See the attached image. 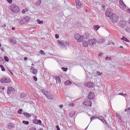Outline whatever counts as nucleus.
I'll use <instances>...</instances> for the list:
<instances>
[{
  "mask_svg": "<svg viewBox=\"0 0 130 130\" xmlns=\"http://www.w3.org/2000/svg\"><path fill=\"white\" fill-rule=\"evenodd\" d=\"M10 10L13 12V13H15V14H17V13L20 12V8L16 5H12L10 7Z\"/></svg>",
  "mask_w": 130,
  "mask_h": 130,
  "instance_id": "f257e3e1",
  "label": "nucleus"
},
{
  "mask_svg": "<svg viewBox=\"0 0 130 130\" xmlns=\"http://www.w3.org/2000/svg\"><path fill=\"white\" fill-rule=\"evenodd\" d=\"M109 19L113 23H117V21H118V15L113 13L110 16Z\"/></svg>",
  "mask_w": 130,
  "mask_h": 130,
  "instance_id": "f03ea898",
  "label": "nucleus"
},
{
  "mask_svg": "<svg viewBox=\"0 0 130 130\" xmlns=\"http://www.w3.org/2000/svg\"><path fill=\"white\" fill-rule=\"evenodd\" d=\"M31 20L29 17L26 16L25 17H23L19 21V24L20 25H24V24H26V23H28Z\"/></svg>",
  "mask_w": 130,
  "mask_h": 130,
  "instance_id": "7ed1b4c3",
  "label": "nucleus"
},
{
  "mask_svg": "<svg viewBox=\"0 0 130 130\" xmlns=\"http://www.w3.org/2000/svg\"><path fill=\"white\" fill-rule=\"evenodd\" d=\"M74 39L77 40L78 42H82L83 41V36L80 35L79 34H76L74 36Z\"/></svg>",
  "mask_w": 130,
  "mask_h": 130,
  "instance_id": "20e7f679",
  "label": "nucleus"
},
{
  "mask_svg": "<svg viewBox=\"0 0 130 130\" xmlns=\"http://www.w3.org/2000/svg\"><path fill=\"white\" fill-rule=\"evenodd\" d=\"M118 26L120 28H125V26H126V22L122 20L118 23Z\"/></svg>",
  "mask_w": 130,
  "mask_h": 130,
  "instance_id": "39448f33",
  "label": "nucleus"
},
{
  "mask_svg": "<svg viewBox=\"0 0 130 130\" xmlns=\"http://www.w3.org/2000/svg\"><path fill=\"white\" fill-rule=\"evenodd\" d=\"M15 89L13 87H9L7 89V93L8 95H10L11 94H13L14 92H15Z\"/></svg>",
  "mask_w": 130,
  "mask_h": 130,
  "instance_id": "423d86ee",
  "label": "nucleus"
},
{
  "mask_svg": "<svg viewBox=\"0 0 130 130\" xmlns=\"http://www.w3.org/2000/svg\"><path fill=\"white\" fill-rule=\"evenodd\" d=\"M112 14L114 13H112V11H111V9H107L105 12L106 17H108V18H110V16L112 15Z\"/></svg>",
  "mask_w": 130,
  "mask_h": 130,
  "instance_id": "0eeeda50",
  "label": "nucleus"
},
{
  "mask_svg": "<svg viewBox=\"0 0 130 130\" xmlns=\"http://www.w3.org/2000/svg\"><path fill=\"white\" fill-rule=\"evenodd\" d=\"M94 98L95 93H94V92H93L92 91H90L88 94V99H89L90 100H92V99H94Z\"/></svg>",
  "mask_w": 130,
  "mask_h": 130,
  "instance_id": "6e6552de",
  "label": "nucleus"
},
{
  "mask_svg": "<svg viewBox=\"0 0 130 130\" xmlns=\"http://www.w3.org/2000/svg\"><path fill=\"white\" fill-rule=\"evenodd\" d=\"M96 118H98V119H99L100 120H101V121H102V122H103V123H104L105 124H106L107 125V124H108V123H107V121H106V120L104 119V117L101 116Z\"/></svg>",
  "mask_w": 130,
  "mask_h": 130,
  "instance_id": "1a4fd4ad",
  "label": "nucleus"
},
{
  "mask_svg": "<svg viewBox=\"0 0 130 130\" xmlns=\"http://www.w3.org/2000/svg\"><path fill=\"white\" fill-rule=\"evenodd\" d=\"M1 83H10L11 79L8 77L4 78L1 80Z\"/></svg>",
  "mask_w": 130,
  "mask_h": 130,
  "instance_id": "9d476101",
  "label": "nucleus"
},
{
  "mask_svg": "<svg viewBox=\"0 0 130 130\" xmlns=\"http://www.w3.org/2000/svg\"><path fill=\"white\" fill-rule=\"evenodd\" d=\"M97 43V40H96V39H93L88 40V43L90 45H94V44H95V43Z\"/></svg>",
  "mask_w": 130,
  "mask_h": 130,
  "instance_id": "9b49d317",
  "label": "nucleus"
},
{
  "mask_svg": "<svg viewBox=\"0 0 130 130\" xmlns=\"http://www.w3.org/2000/svg\"><path fill=\"white\" fill-rule=\"evenodd\" d=\"M83 105L84 106H87V107H89V106H92V101H86L83 103Z\"/></svg>",
  "mask_w": 130,
  "mask_h": 130,
  "instance_id": "f8f14e48",
  "label": "nucleus"
},
{
  "mask_svg": "<svg viewBox=\"0 0 130 130\" xmlns=\"http://www.w3.org/2000/svg\"><path fill=\"white\" fill-rule=\"evenodd\" d=\"M76 4V7L77 9H80L81 7L82 6V2L80 1V0H75Z\"/></svg>",
  "mask_w": 130,
  "mask_h": 130,
  "instance_id": "ddd939ff",
  "label": "nucleus"
},
{
  "mask_svg": "<svg viewBox=\"0 0 130 130\" xmlns=\"http://www.w3.org/2000/svg\"><path fill=\"white\" fill-rule=\"evenodd\" d=\"M86 87H88V88H90V89H92V88L94 87V83L92 82H88L86 84Z\"/></svg>",
  "mask_w": 130,
  "mask_h": 130,
  "instance_id": "4468645a",
  "label": "nucleus"
},
{
  "mask_svg": "<svg viewBox=\"0 0 130 130\" xmlns=\"http://www.w3.org/2000/svg\"><path fill=\"white\" fill-rule=\"evenodd\" d=\"M32 122L35 124H40V125H41V123H42L41 120H37V119H35L32 120Z\"/></svg>",
  "mask_w": 130,
  "mask_h": 130,
  "instance_id": "2eb2a0df",
  "label": "nucleus"
},
{
  "mask_svg": "<svg viewBox=\"0 0 130 130\" xmlns=\"http://www.w3.org/2000/svg\"><path fill=\"white\" fill-rule=\"evenodd\" d=\"M119 5L120 6H121V8H123V9H126V5L123 3V1L122 0L119 1Z\"/></svg>",
  "mask_w": 130,
  "mask_h": 130,
  "instance_id": "dca6fc26",
  "label": "nucleus"
},
{
  "mask_svg": "<svg viewBox=\"0 0 130 130\" xmlns=\"http://www.w3.org/2000/svg\"><path fill=\"white\" fill-rule=\"evenodd\" d=\"M30 71L32 74L34 75H36L37 74L38 72L37 70L35 69V68L34 67H31L30 69Z\"/></svg>",
  "mask_w": 130,
  "mask_h": 130,
  "instance_id": "f3484780",
  "label": "nucleus"
},
{
  "mask_svg": "<svg viewBox=\"0 0 130 130\" xmlns=\"http://www.w3.org/2000/svg\"><path fill=\"white\" fill-rule=\"evenodd\" d=\"M57 42H58V44H60L62 46H69V44H68L66 42L61 43V42H60V41H58Z\"/></svg>",
  "mask_w": 130,
  "mask_h": 130,
  "instance_id": "a211bd4d",
  "label": "nucleus"
},
{
  "mask_svg": "<svg viewBox=\"0 0 130 130\" xmlns=\"http://www.w3.org/2000/svg\"><path fill=\"white\" fill-rule=\"evenodd\" d=\"M64 85L66 86H70V85H72V82H71L70 80H67L64 82Z\"/></svg>",
  "mask_w": 130,
  "mask_h": 130,
  "instance_id": "6ab92c4d",
  "label": "nucleus"
},
{
  "mask_svg": "<svg viewBox=\"0 0 130 130\" xmlns=\"http://www.w3.org/2000/svg\"><path fill=\"white\" fill-rule=\"evenodd\" d=\"M8 127L9 129H12L13 127H14V124L11 123H9L8 124Z\"/></svg>",
  "mask_w": 130,
  "mask_h": 130,
  "instance_id": "aec40b11",
  "label": "nucleus"
},
{
  "mask_svg": "<svg viewBox=\"0 0 130 130\" xmlns=\"http://www.w3.org/2000/svg\"><path fill=\"white\" fill-rule=\"evenodd\" d=\"M46 97L48 99H49L50 100H52V99H53V95L51 93H50L49 95H47Z\"/></svg>",
  "mask_w": 130,
  "mask_h": 130,
  "instance_id": "412c9836",
  "label": "nucleus"
},
{
  "mask_svg": "<svg viewBox=\"0 0 130 130\" xmlns=\"http://www.w3.org/2000/svg\"><path fill=\"white\" fill-rule=\"evenodd\" d=\"M98 43H99V44H100L101 43H103V42H105V39H100L98 41Z\"/></svg>",
  "mask_w": 130,
  "mask_h": 130,
  "instance_id": "4be33fe9",
  "label": "nucleus"
},
{
  "mask_svg": "<svg viewBox=\"0 0 130 130\" xmlns=\"http://www.w3.org/2000/svg\"><path fill=\"white\" fill-rule=\"evenodd\" d=\"M121 40H123V41H125V42H129V41L127 38H125V37L123 36L122 38H121Z\"/></svg>",
  "mask_w": 130,
  "mask_h": 130,
  "instance_id": "5701e85b",
  "label": "nucleus"
},
{
  "mask_svg": "<svg viewBox=\"0 0 130 130\" xmlns=\"http://www.w3.org/2000/svg\"><path fill=\"white\" fill-rule=\"evenodd\" d=\"M82 44H83V46H84V47H88V46L89 45L88 44V42L85 41H84L82 42Z\"/></svg>",
  "mask_w": 130,
  "mask_h": 130,
  "instance_id": "b1692460",
  "label": "nucleus"
},
{
  "mask_svg": "<svg viewBox=\"0 0 130 130\" xmlns=\"http://www.w3.org/2000/svg\"><path fill=\"white\" fill-rule=\"evenodd\" d=\"M55 80H56V83H58V84H60L61 83L60 78L59 77H56L55 78Z\"/></svg>",
  "mask_w": 130,
  "mask_h": 130,
  "instance_id": "393cba45",
  "label": "nucleus"
},
{
  "mask_svg": "<svg viewBox=\"0 0 130 130\" xmlns=\"http://www.w3.org/2000/svg\"><path fill=\"white\" fill-rule=\"evenodd\" d=\"M10 43H13V44H16L17 43V41H16V40L14 38L10 39Z\"/></svg>",
  "mask_w": 130,
  "mask_h": 130,
  "instance_id": "a878e982",
  "label": "nucleus"
},
{
  "mask_svg": "<svg viewBox=\"0 0 130 130\" xmlns=\"http://www.w3.org/2000/svg\"><path fill=\"white\" fill-rule=\"evenodd\" d=\"M23 115H24V116H26V118H29V117H30L31 116L29 114V113L26 112V113H24Z\"/></svg>",
  "mask_w": 130,
  "mask_h": 130,
  "instance_id": "bb28decb",
  "label": "nucleus"
},
{
  "mask_svg": "<svg viewBox=\"0 0 130 130\" xmlns=\"http://www.w3.org/2000/svg\"><path fill=\"white\" fill-rule=\"evenodd\" d=\"M42 93H43L44 94V95H45L46 96H47V93H48V92L46 91L45 90V89H43L42 90Z\"/></svg>",
  "mask_w": 130,
  "mask_h": 130,
  "instance_id": "cd10ccee",
  "label": "nucleus"
},
{
  "mask_svg": "<svg viewBox=\"0 0 130 130\" xmlns=\"http://www.w3.org/2000/svg\"><path fill=\"white\" fill-rule=\"evenodd\" d=\"M93 28L95 30H96V31H98V30H99V28H100V26H99V25H94L93 26Z\"/></svg>",
  "mask_w": 130,
  "mask_h": 130,
  "instance_id": "c85d7f7f",
  "label": "nucleus"
},
{
  "mask_svg": "<svg viewBox=\"0 0 130 130\" xmlns=\"http://www.w3.org/2000/svg\"><path fill=\"white\" fill-rule=\"evenodd\" d=\"M22 123H23V124H25L26 125H28V124H29V121L23 120L22 121Z\"/></svg>",
  "mask_w": 130,
  "mask_h": 130,
  "instance_id": "c756f323",
  "label": "nucleus"
},
{
  "mask_svg": "<svg viewBox=\"0 0 130 130\" xmlns=\"http://www.w3.org/2000/svg\"><path fill=\"white\" fill-rule=\"evenodd\" d=\"M37 24H43V21H40V20L38 19L37 20Z\"/></svg>",
  "mask_w": 130,
  "mask_h": 130,
  "instance_id": "7c9ffc66",
  "label": "nucleus"
},
{
  "mask_svg": "<svg viewBox=\"0 0 130 130\" xmlns=\"http://www.w3.org/2000/svg\"><path fill=\"white\" fill-rule=\"evenodd\" d=\"M22 111H23V109H20L18 110L17 113H18L19 114H22Z\"/></svg>",
  "mask_w": 130,
  "mask_h": 130,
  "instance_id": "2f4dec72",
  "label": "nucleus"
},
{
  "mask_svg": "<svg viewBox=\"0 0 130 130\" xmlns=\"http://www.w3.org/2000/svg\"><path fill=\"white\" fill-rule=\"evenodd\" d=\"M39 53H40V54H41V55H42V54H43V55H45V53L44 52V51H43V50H41L40 51Z\"/></svg>",
  "mask_w": 130,
  "mask_h": 130,
  "instance_id": "473e14b6",
  "label": "nucleus"
},
{
  "mask_svg": "<svg viewBox=\"0 0 130 130\" xmlns=\"http://www.w3.org/2000/svg\"><path fill=\"white\" fill-rule=\"evenodd\" d=\"M0 68L2 69V72H5L6 71V69H5V67L3 65H0Z\"/></svg>",
  "mask_w": 130,
  "mask_h": 130,
  "instance_id": "72a5a7b5",
  "label": "nucleus"
},
{
  "mask_svg": "<svg viewBox=\"0 0 130 130\" xmlns=\"http://www.w3.org/2000/svg\"><path fill=\"white\" fill-rule=\"evenodd\" d=\"M4 59L7 62H8L9 57H8V56H4Z\"/></svg>",
  "mask_w": 130,
  "mask_h": 130,
  "instance_id": "f704fd0d",
  "label": "nucleus"
},
{
  "mask_svg": "<svg viewBox=\"0 0 130 130\" xmlns=\"http://www.w3.org/2000/svg\"><path fill=\"white\" fill-rule=\"evenodd\" d=\"M25 97H26V95H25V94H24V93L21 94L20 98H21V99H23V98H25Z\"/></svg>",
  "mask_w": 130,
  "mask_h": 130,
  "instance_id": "c9c22d12",
  "label": "nucleus"
},
{
  "mask_svg": "<svg viewBox=\"0 0 130 130\" xmlns=\"http://www.w3.org/2000/svg\"><path fill=\"white\" fill-rule=\"evenodd\" d=\"M61 70H62V71H63V72H67L68 71V68H64V67H62Z\"/></svg>",
  "mask_w": 130,
  "mask_h": 130,
  "instance_id": "e433bc0d",
  "label": "nucleus"
},
{
  "mask_svg": "<svg viewBox=\"0 0 130 130\" xmlns=\"http://www.w3.org/2000/svg\"><path fill=\"white\" fill-rule=\"evenodd\" d=\"M37 4L38 6H40V5L41 4V0L37 1Z\"/></svg>",
  "mask_w": 130,
  "mask_h": 130,
  "instance_id": "4c0bfd02",
  "label": "nucleus"
},
{
  "mask_svg": "<svg viewBox=\"0 0 130 130\" xmlns=\"http://www.w3.org/2000/svg\"><path fill=\"white\" fill-rule=\"evenodd\" d=\"M69 106H70V107H74V106H75V104L70 103L69 104Z\"/></svg>",
  "mask_w": 130,
  "mask_h": 130,
  "instance_id": "58836bf2",
  "label": "nucleus"
},
{
  "mask_svg": "<svg viewBox=\"0 0 130 130\" xmlns=\"http://www.w3.org/2000/svg\"><path fill=\"white\" fill-rule=\"evenodd\" d=\"M106 60H111L112 59L111 58V57H109L108 56H107L105 58Z\"/></svg>",
  "mask_w": 130,
  "mask_h": 130,
  "instance_id": "ea45409f",
  "label": "nucleus"
},
{
  "mask_svg": "<svg viewBox=\"0 0 130 130\" xmlns=\"http://www.w3.org/2000/svg\"><path fill=\"white\" fill-rule=\"evenodd\" d=\"M8 71L10 73L11 75H14V73L12 72V70L10 68H7Z\"/></svg>",
  "mask_w": 130,
  "mask_h": 130,
  "instance_id": "a19ab883",
  "label": "nucleus"
},
{
  "mask_svg": "<svg viewBox=\"0 0 130 130\" xmlns=\"http://www.w3.org/2000/svg\"><path fill=\"white\" fill-rule=\"evenodd\" d=\"M125 31L126 32H128V33H129V32H130V28L129 27H126L125 28Z\"/></svg>",
  "mask_w": 130,
  "mask_h": 130,
  "instance_id": "79ce46f5",
  "label": "nucleus"
},
{
  "mask_svg": "<svg viewBox=\"0 0 130 130\" xmlns=\"http://www.w3.org/2000/svg\"><path fill=\"white\" fill-rule=\"evenodd\" d=\"M32 79H33V80H34V81H35V82H37V77H36V76H33V77H32Z\"/></svg>",
  "mask_w": 130,
  "mask_h": 130,
  "instance_id": "37998d69",
  "label": "nucleus"
},
{
  "mask_svg": "<svg viewBox=\"0 0 130 130\" xmlns=\"http://www.w3.org/2000/svg\"><path fill=\"white\" fill-rule=\"evenodd\" d=\"M55 37L56 39H58V38H59V35H58V34H56L55 35Z\"/></svg>",
  "mask_w": 130,
  "mask_h": 130,
  "instance_id": "c03bdc74",
  "label": "nucleus"
},
{
  "mask_svg": "<svg viewBox=\"0 0 130 130\" xmlns=\"http://www.w3.org/2000/svg\"><path fill=\"white\" fill-rule=\"evenodd\" d=\"M27 11V9L22 10V14H25Z\"/></svg>",
  "mask_w": 130,
  "mask_h": 130,
  "instance_id": "a18cd8bd",
  "label": "nucleus"
},
{
  "mask_svg": "<svg viewBox=\"0 0 130 130\" xmlns=\"http://www.w3.org/2000/svg\"><path fill=\"white\" fill-rule=\"evenodd\" d=\"M94 119H96V117L92 116V117L90 118V121L94 120Z\"/></svg>",
  "mask_w": 130,
  "mask_h": 130,
  "instance_id": "49530a36",
  "label": "nucleus"
},
{
  "mask_svg": "<svg viewBox=\"0 0 130 130\" xmlns=\"http://www.w3.org/2000/svg\"><path fill=\"white\" fill-rule=\"evenodd\" d=\"M96 74L98 76H101V75H102V73H100L99 72H96Z\"/></svg>",
  "mask_w": 130,
  "mask_h": 130,
  "instance_id": "de8ad7c7",
  "label": "nucleus"
},
{
  "mask_svg": "<svg viewBox=\"0 0 130 130\" xmlns=\"http://www.w3.org/2000/svg\"><path fill=\"white\" fill-rule=\"evenodd\" d=\"M7 2L9 4H12L13 0H7Z\"/></svg>",
  "mask_w": 130,
  "mask_h": 130,
  "instance_id": "09e8293b",
  "label": "nucleus"
},
{
  "mask_svg": "<svg viewBox=\"0 0 130 130\" xmlns=\"http://www.w3.org/2000/svg\"><path fill=\"white\" fill-rule=\"evenodd\" d=\"M116 116L119 117V119H121V117H120V116H119V115L116 114Z\"/></svg>",
  "mask_w": 130,
  "mask_h": 130,
  "instance_id": "8fccbe9b",
  "label": "nucleus"
},
{
  "mask_svg": "<svg viewBox=\"0 0 130 130\" xmlns=\"http://www.w3.org/2000/svg\"><path fill=\"white\" fill-rule=\"evenodd\" d=\"M2 27L3 28H6V27H7V25L6 24H4L2 25Z\"/></svg>",
  "mask_w": 130,
  "mask_h": 130,
  "instance_id": "3c124183",
  "label": "nucleus"
},
{
  "mask_svg": "<svg viewBox=\"0 0 130 130\" xmlns=\"http://www.w3.org/2000/svg\"><path fill=\"white\" fill-rule=\"evenodd\" d=\"M30 130H36V128L35 127H31L30 128Z\"/></svg>",
  "mask_w": 130,
  "mask_h": 130,
  "instance_id": "603ef678",
  "label": "nucleus"
},
{
  "mask_svg": "<svg viewBox=\"0 0 130 130\" xmlns=\"http://www.w3.org/2000/svg\"><path fill=\"white\" fill-rule=\"evenodd\" d=\"M59 107L60 108H63V105H59Z\"/></svg>",
  "mask_w": 130,
  "mask_h": 130,
  "instance_id": "864d4df0",
  "label": "nucleus"
},
{
  "mask_svg": "<svg viewBox=\"0 0 130 130\" xmlns=\"http://www.w3.org/2000/svg\"><path fill=\"white\" fill-rule=\"evenodd\" d=\"M122 96L124 97H127V95L126 94H122Z\"/></svg>",
  "mask_w": 130,
  "mask_h": 130,
  "instance_id": "5fc2aeb1",
  "label": "nucleus"
},
{
  "mask_svg": "<svg viewBox=\"0 0 130 130\" xmlns=\"http://www.w3.org/2000/svg\"><path fill=\"white\" fill-rule=\"evenodd\" d=\"M103 55V53H102V52L100 53L99 54V55L100 56H101V55Z\"/></svg>",
  "mask_w": 130,
  "mask_h": 130,
  "instance_id": "6e6d98bb",
  "label": "nucleus"
},
{
  "mask_svg": "<svg viewBox=\"0 0 130 130\" xmlns=\"http://www.w3.org/2000/svg\"><path fill=\"white\" fill-rule=\"evenodd\" d=\"M24 60H27L28 59V57H25L24 58Z\"/></svg>",
  "mask_w": 130,
  "mask_h": 130,
  "instance_id": "4d7b16f0",
  "label": "nucleus"
},
{
  "mask_svg": "<svg viewBox=\"0 0 130 130\" xmlns=\"http://www.w3.org/2000/svg\"><path fill=\"white\" fill-rule=\"evenodd\" d=\"M0 49H1V50L3 52H4V51H5L4 50V49H3V48H1Z\"/></svg>",
  "mask_w": 130,
  "mask_h": 130,
  "instance_id": "13d9d810",
  "label": "nucleus"
},
{
  "mask_svg": "<svg viewBox=\"0 0 130 130\" xmlns=\"http://www.w3.org/2000/svg\"><path fill=\"white\" fill-rule=\"evenodd\" d=\"M127 12H128V13H130V9H127Z\"/></svg>",
  "mask_w": 130,
  "mask_h": 130,
  "instance_id": "bf43d9fd",
  "label": "nucleus"
},
{
  "mask_svg": "<svg viewBox=\"0 0 130 130\" xmlns=\"http://www.w3.org/2000/svg\"><path fill=\"white\" fill-rule=\"evenodd\" d=\"M4 58L2 57H0V60H3Z\"/></svg>",
  "mask_w": 130,
  "mask_h": 130,
  "instance_id": "052dcab7",
  "label": "nucleus"
},
{
  "mask_svg": "<svg viewBox=\"0 0 130 130\" xmlns=\"http://www.w3.org/2000/svg\"><path fill=\"white\" fill-rule=\"evenodd\" d=\"M1 89L2 90H5V87H2V88H1Z\"/></svg>",
  "mask_w": 130,
  "mask_h": 130,
  "instance_id": "680f3d73",
  "label": "nucleus"
},
{
  "mask_svg": "<svg viewBox=\"0 0 130 130\" xmlns=\"http://www.w3.org/2000/svg\"><path fill=\"white\" fill-rule=\"evenodd\" d=\"M56 128L57 129V128H59V126L58 125H56Z\"/></svg>",
  "mask_w": 130,
  "mask_h": 130,
  "instance_id": "e2e57ef3",
  "label": "nucleus"
},
{
  "mask_svg": "<svg viewBox=\"0 0 130 130\" xmlns=\"http://www.w3.org/2000/svg\"><path fill=\"white\" fill-rule=\"evenodd\" d=\"M12 30H15V27H12Z\"/></svg>",
  "mask_w": 130,
  "mask_h": 130,
  "instance_id": "0e129e2a",
  "label": "nucleus"
},
{
  "mask_svg": "<svg viewBox=\"0 0 130 130\" xmlns=\"http://www.w3.org/2000/svg\"><path fill=\"white\" fill-rule=\"evenodd\" d=\"M128 23L129 24H130V18H129V20H128Z\"/></svg>",
  "mask_w": 130,
  "mask_h": 130,
  "instance_id": "69168bd1",
  "label": "nucleus"
},
{
  "mask_svg": "<svg viewBox=\"0 0 130 130\" xmlns=\"http://www.w3.org/2000/svg\"><path fill=\"white\" fill-rule=\"evenodd\" d=\"M120 48H123V46H120Z\"/></svg>",
  "mask_w": 130,
  "mask_h": 130,
  "instance_id": "338daca9",
  "label": "nucleus"
},
{
  "mask_svg": "<svg viewBox=\"0 0 130 130\" xmlns=\"http://www.w3.org/2000/svg\"><path fill=\"white\" fill-rule=\"evenodd\" d=\"M40 130H44V129H43V128H41L40 129Z\"/></svg>",
  "mask_w": 130,
  "mask_h": 130,
  "instance_id": "774afa93",
  "label": "nucleus"
}]
</instances>
